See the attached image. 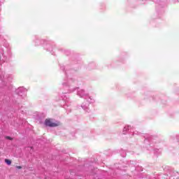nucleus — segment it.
<instances>
[{"label":"nucleus","mask_w":179,"mask_h":179,"mask_svg":"<svg viewBox=\"0 0 179 179\" xmlns=\"http://www.w3.org/2000/svg\"><path fill=\"white\" fill-rule=\"evenodd\" d=\"M61 123L59 122H55L52 120V119H45V125L46 127H50V128L55 127H59Z\"/></svg>","instance_id":"nucleus-1"},{"label":"nucleus","mask_w":179,"mask_h":179,"mask_svg":"<svg viewBox=\"0 0 179 179\" xmlns=\"http://www.w3.org/2000/svg\"><path fill=\"white\" fill-rule=\"evenodd\" d=\"M16 168L18 169V170L22 169V166H17Z\"/></svg>","instance_id":"nucleus-4"},{"label":"nucleus","mask_w":179,"mask_h":179,"mask_svg":"<svg viewBox=\"0 0 179 179\" xmlns=\"http://www.w3.org/2000/svg\"><path fill=\"white\" fill-rule=\"evenodd\" d=\"M5 163H6V164H8V166H10V164H12V161H10V159H6Z\"/></svg>","instance_id":"nucleus-2"},{"label":"nucleus","mask_w":179,"mask_h":179,"mask_svg":"<svg viewBox=\"0 0 179 179\" xmlns=\"http://www.w3.org/2000/svg\"><path fill=\"white\" fill-rule=\"evenodd\" d=\"M6 139H8V141H13V138L10 136H6Z\"/></svg>","instance_id":"nucleus-3"}]
</instances>
